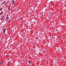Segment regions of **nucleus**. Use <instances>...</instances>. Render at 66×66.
<instances>
[{"label": "nucleus", "mask_w": 66, "mask_h": 66, "mask_svg": "<svg viewBox=\"0 0 66 66\" xmlns=\"http://www.w3.org/2000/svg\"><path fill=\"white\" fill-rule=\"evenodd\" d=\"M31 62H32V61H30L29 62V64H30V63H31Z\"/></svg>", "instance_id": "6"}, {"label": "nucleus", "mask_w": 66, "mask_h": 66, "mask_svg": "<svg viewBox=\"0 0 66 66\" xmlns=\"http://www.w3.org/2000/svg\"><path fill=\"white\" fill-rule=\"evenodd\" d=\"M8 9H9V10H10V7H9L8 8Z\"/></svg>", "instance_id": "9"}, {"label": "nucleus", "mask_w": 66, "mask_h": 66, "mask_svg": "<svg viewBox=\"0 0 66 66\" xmlns=\"http://www.w3.org/2000/svg\"><path fill=\"white\" fill-rule=\"evenodd\" d=\"M3 17H2V18L1 19V20H2V19H3Z\"/></svg>", "instance_id": "8"}, {"label": "nucleus", "mask_w": 66, "mask_h": 66, "mask_svg": "<svg viewBox=\"0 0 66 66\" xmlns=\"http://www.w3.org/2000/svg\"><path fill=\"white\" fill-rule=\"evenodd\" d=\"M9 20V19H8L7 20V21H8V20Z\"/></svg>", "instance_id": "15"}, {"label": "nucleus", "mask_w": 66, "mask_h": 66, "mask_svg": "<svg viewBox=\"0 0 66 66\" xmlns=\"http://www.w3.org/2000/svg\"><path fill=\"white\" fill-rule=\"evenodd\" d=\"M45 51H43V52H45Z\"/></svg>", "instance_id": "16"}, {"label": "nucleus", "mask_w": 66, "mask_h": 66, "mask_svg": "<svg viewBox=\"0 0 66 66\" xmlns=\"http://www.w3.org/2000/svg\"><path fill=\"white\" fill-rule=\"evenodd\" d=\"M36 39H37V37H36Z\"/></svg>", "instance_id": "12"}, {"label": "nucleus", "mask_w": 66, "mask_h": 66, "mask_svg": "<svg viewBox=\"0 0 66 66\" xmlns=\"http://www.w3.org/2000/svg\"><path fill=\"white\" fill-rule=\"evenodd\" d=\"M43 52V53H45V52Z\"/></svg>", "instance_id": "17"}, {"label": "nucleus", "mask_w": 66, "mask_h": 66, "mask_svg": "<svg viewBox=\"0 0 66 66\" xmlns=\"http://www.w3.org/2000/svg\"><path fill=\"white\" fill-rule=\"evenodd\" d=\"M2 13H3V11H2L1 12V13L0 14V15H1V14H2Z\"/></svg>", "instance_id": "3"}, {"label": "nucleus", "mask_w": 66, "mask_h": 66, "mask_svg": "<svg viewBox=\"0 0 66 66\" xmlns=\"http://www.w3.org/2000/svg\"><path fill=\"white\" fill-rule=\"evenodd\" d=\"M9 7H11V5H10V6Z\"/></svg>", "instance_id": "14"}, {"label": "nucleus", "mask_w": 66, "mask_h": 66, "mask_svg": "<svg viewBox=\"0 0 66 66\" xmlns=\"http://www.w3.org/2000/svg\"><path fill=\"white\" fill-rule=\"evenodd\" d=\"M5 29H4V32H3V33H4V34H5V32H4V31H5Z\"/></svg>", "instance_id": "7"}, {"label": "nucleus", "mask_w": 66, "mask_h": 66, "mask_svg": "<svg viewBox=\"0 0 66 66\" xmlns=\"http://www.w3.org/2000/svg\"><path fill=\"white\" fill-rule=\"evenodd\" d=\"M59 37H57V38H59Z\"/></svg>", "instance_id": "10"}, {"label": "nucleus", "mask_w": 66, "mask_h": 66, "mask_svg": "<svg viewBox=\"0 0 66 66\" xmlns=\"http://www.w3.org/2000/svg\"><path fill=\"white\" fill-rule=\"evenodd\" d=\"M12 2H13L12 5H13V4H14V2H15V1H14V0H13L12 1Z\"/></svg>", "instance_id": "1"}, {"label": "nucleus", "mask_w": 66, "mask_h": 66, "mask_svg": "<svg viewBox=\"0 0 66 66\" xmlns=\"http://www.w3.org/2000/svg\"><path fill=\"white\" fill-rule=\"evenodd\" d=\"M6 17V20L7 19H9V18L8 17H7V16Z\"/></svg>", "instance_id": "4"}, {"label": "nucleus", "mask_w": 66, "mask_h": 66, "mask_svg": "<svg viewBox=\"0 0 66 66\" xmlns=\"http://www.w3.org/2000/svg\"><path fill=\"white\" fill-rule=\"evenodd\" d=\"M4 16H3V18H4Z\"/></svg>", "instance_id": "13"}, {"label": "nucleus", "mask_w": 66, "mask_h": 66, "mask_svg": "<svg viewBox=\"0 0 66 66\" xmlns=\"http://www.w3.org/2000/svg\"><path fill=\"white\" fill-rule=\"evenodd\" d=\"M3 10V8H0V11H2V10Z\"/></svg>", "instance_id": "2"}, {"label": "nucleus", "mask_w": 66, "mask_h": 66, "mask_svg": "<svg viewBox=\"0 0 66 66\" xmlns=\"http://www.w3.org/2000/svg\"><path fill=\"white\" fill-rule=\"evenodd\" d=\"M2 63H3V62H2V63H1V64H2Z\"/></svg>", "instance_id": "11"}, {"label": "nucleus", "mask_w": 66, "mask_h": 66, "mask_svg": "<svg viewBox=\"0 0 66 66\" xmlns=\"http://www.w3.org/2000/svg\"><path fill=\"white\" fill-rule=\"evenodd\" d=\"M5 1L4 2L2 3V4H5Z\"/></svg>", "instance_id": "5"}]
</instances>
